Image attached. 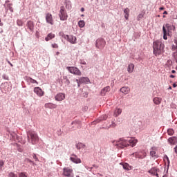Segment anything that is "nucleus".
<instances>
[{
	"mask_svg": "<svg viewBox=\"0 0 177 177\" xmlns=\"http://www.w3.org/2000/svg\"><path fill=\"white\" fill-rule=\"evenodd\" d=\"M113 143L115 146H117V147L120 149H124V147H128V146H131V147L136 146V143H138V140L135 138H130L129 140L120 138L118 141H113Z\"/></svg>",
	"mask_w": 177,
	"mask_h": 177,
	"instance_id": "1",
	"label": "nucleus"
},
{
	"mask_svg": "<svg viewBox=\"0 0 177 177\" xmlns=\"http://www.w3.org/2000/svg\"><path fill=\"white\" fill-rule=\"evenodd\" d=\"M153 53L155 56H160L164 52V44L160 40H156L153 43Z\"/></svg>",
	"mask_w": 177,
	"mask_h": 177,
	"instance_id": "2",
	"label": "nucleus"
},
{
	"mask_svg": "<svg viewBox=\"0 0 177 177\" xmlns=\"http://www.w3.org/2000/svg\"><path fill=\"white\" fill-rule=\"evenodd\" d=\"M28 140L30 142V139L31 140L30 142L32 145H35L38 141V134L35 131H29L27 133Z\"/></svg>",
	"mask_w": 177,
	"mask_h": 177,
	"instance_id": "3",
	"label": "nucleus"
},
{
	"mask_svg": "<svg viewBox=\"0 0 177 177\" xmlns=\"http://www.w3.org/2000/svg\"><path fill=\"white\" fill-rule=\"evenodd\" d=\"M171 30H175V27L174 26L169 25V24H167L165 26L162 27L164 39H168L167 35H169V31H171Z\"/></svg>",
	"mask_w": 177,
	"mask_h": 177,
	"instance_id": "4",
	"label": "nucleus"
},
{
	"mask_svg": "<svg viewBox=\"0 0 177 177\" xmlns=\"http://www.w3.org/2000/svg\"><path fill=\"white\" fill-rule=\"evenodd\" d=\"M59 17L60 20L62 21H66L67 19H68V15H67V12L64 9V6H62L59 10Z\"/></svg>",
	"mask_w": 177,
	"mask_h": 177,
	"instance_id": "5",
	"label": "nucleus"
},
{
	"mask_svg": "<svg viewBox=\"0 0 177 177\" xmlns=\"http://www.w3.org/2000/svg\"><path fill=\"white\" fill-rule=\"evenodd\" d=\"M66 68L68 69V71H69V73H71V74H74V75H82V73L81 71H80V69H78V68L75 67V66H68L66 67Z\"/></svg>",
	"mask_w": 177,
	"mask_h": 177,
	"instance_id": "6",
	"label": "nucleus"
},
{
	"mask_svg": "<svg viewBox=\"0 0 177 177\" xmlns=\"http://www.w3.org/2000/svg\"><path fill=\"white\" fill-rule=\"evenodd\" d=\"M131 156L136 158H145V157H146V152H145V151L140 150L138 152L133 153Z\"/></svg>",
	"mask_w": 177,
	"mask_h": 177,
	"instance_id": "7",
	"label": "nucleus"
},
{
	"mask_svg": "<svg viewBox=\"0 0 177 177\" xmlns=\"http://www.w3.org/2000/svg\"><path fill=\"white\" fill-rule=\"evenodd\" d=\"M106 46V41L104 39H98L96 41V48L103 49Z\"/></svg>",
	"mask_w": 177,
	"mask_h": 177,
	"instance_id": "8",
	"label": "nucleus"
},
{
	"mask_svg": "<svg viewBox=\"0 0 177 177\" xmlns=\"http://www.w3.org/2000/svg\"><path fill=\"white\" fill-rule=\"evenodd\" d=\"M64 176L72 177L73 176V169L70 167H64L63 169Z\"/></svg>",
	"mask_w": 177,
	"mask_h": 177,
	"instance_id": "9",
	"label": "nucleus"
},
{
	"mask_svg": "<svg viewBox=\"0 0 177 177\" xmlns=\"http://www.w3.org/2000/svg\"><path fill=\"white\" fill-rule=\"evenodd\" d=\"M64 99H66V94L63 93H59L55 97V100H56V102H62Z\"/></svg>",
	"mask_w": 177,
	"mask_h": 177,
	"instance_id": "10",
	"label": "nucleus"
},
{
	"mask_svg": "<svg viewBox=\"0 0 177 177\" xmlns=\"http://www.w3.org/2000/svg\"><path fill=\"white\" fill-rule=\"evenodd\" d=\"M33 91L39 96V97H42V96L45 95V92H44L39 87H35Z\"/></svg>",
	"mask_w": 177,
	"mask_h": 177,
	"instance_id": "11",
	"label": "nucleus"
},
{
	"mask_svg": "<svg viewBox=\"0 0 177 177\" xmlns=\"http://www.w3.org/2000/svg\"><path fill=\"white\" fill-rule=\"evenodd\" d=\"M46 23H48V24L53 26V17L52 16V14L49 12L46 14Z\"/></svg>",
	"mask_w": 177,
	"mask_h": 177,
	"instance_id": "12",
	"label": "nucleus"
},
{
	"mask_svg": "<svg viewBox=\"0 0 177 177\" xmlns=\"http://www.w3.org/2000/svg\"><path fill=\"white\" fill-rule=\"evenodd\" d=\"M66 38L70 44H77V37L73 35H66Z\"/></svg>",
	"mask_w": 177,
	"mask_h": 177,
	"instance_id": "13",
	"label": "nucleus"
},
{
	"mask_svg": "<svg viewBox=\"0 0 177 177\" xmlns=\"http://www.w3.org/2000/svg\"><path fill=\"white\" fill-rule=\"evenodd\" d=\"M26 26L28 27V30H30V32L34 31V22L32 21H28L26 24Z\"/></svg>",
	"mask_w": 177,
	"mask_h": 177,
	"instance_id": "14",
	"label": "nucleus"
},
{
	"mask_svg": "<svg viewBox=\"0 0 177 177\" xmlns=\"http://www.w3.org/2000/svg\"><path fill=\"white\" fill-rule=\"evenodd\" d=\"M70 160L75 164H81V159L78 158L75 155H73V157H71Z\"/></svg>",
	"mask_w": 177,
	"mask_h": 177,
	"instance_id": "15",
	"label": "nucleus"
},
{
	"mask_svg": "<svg viewBox=\"0 0 177 177\" xmlns=\"http://www.w3.org/2000/svg\"><path fill=\"white\" fill-rule=\"evenodd\" d=\"M25 80H26V82H28V84H37L38 85V82H37V80H35L30 77H26Z\"/></svg>",
	"mask_w": 177,
	"mask_h": 177,
	"instance_id": "16",
	"label": "nucleus"
},
{
	"mask_svg": "<svg viewBox=\"0 0 177 177\" xmlns=\"http://www.w3.org/2000/svg\"><path fill=\"white\" fill-rule=\"evenodd\" d=\"M120 165H122L123 168L126 170V171H131V169H132V166L129 165V164L128 163H120Z\"/></svg>",
	"mask_w": 177,
	"mask_h": 177,
	"instance_id": "17",
	"label": "nucleus"
},
{
	"mask_svg": "<svg viewBox=\"0 0 177 177\" xmlns=\"http://www.w3.org/2000/svg\"><path fill=\"white\" fill-rule=\"evenodd\" d=\"M129 87L127 86L122 87L120 88V92H122V93H124V95H128L129 93Z\"/></svg>",
	"mask_w": 177,
	"mask_h": 177,
	"instance_id": "18",
	"label": "nucleus"
},
{
	"mask_svg": "<svg viewBox=\"0 0 177 177\" xmlns=\"http://www.w3.org/2000/svg\"><path fill=\"white\" fill-rule=\"evenodd\" d=\"M110 86H107L105 88H102L101 91V95L104 96L106 92H110Z\"/></svg>",
	"mask_w": 177,
	"mask_h": 177,
	"instance_id": "19",
	"label": "nucleus"
},
{
	"mask_svg": "<svg viewBox=\"0 0 177 177\" xmlns=\"http://www.w3.org/2000/svg\"><path fill=\"white\" fill-rule=\"evenodd\" d=\"M80 84H88L89 83V78L82 77L80 78Z\"/></svg>",
	"mask_w": 177,
	"mask_h": 177,
	"instance_id": "20",
	"label": "nucleus"
},
{
	"mask_svg": "<svg viewBox=\"0 0 177 177\" xmlns=\"http://www.w3.org/2000/svg\"><path fill=\"white\" fill-rule=\"evenodd\" d=\"M46 109H56L57 107V105L53 103H47L45 104Z\"/></svg>",
	"mask_w": 177,
	"mask_h": 177,
	"instance_id": "21",
	"label": "nucleus"
},
{
	"mask_svg": "<svg viewBox=\"0 0 177 177\" xmlns=\"http://www.w3.org/2000/svg\"><path fill=\"white\" fill-rule=\"evenodd\" d=\"M133 70H135V65H133V64H129V66L127 67L128 73H133Z\"/></svg>",
	"mask_w": 177,
	"mask_h": 177,
	"instance_id": "22",
	"label": "nucleus"
},
{
	"mask_svg": "<svg viewBox=\"0 0 177 177\" xmlns=\"http://www.w3.org/2000/svg\"><path fill=\"white\" fill-rule=\"evenodd\" d=\"M158 171V168L153 167L152 169H151L150 170H149V174H151V175H153V176H156V174H157Z\"/></svg>",
	"mask_w": 177,
	"mask_h": 177,
	"instance_id": "23",
	"label": "nucleus"
},
{
	"mask_svg": "<svg viewBox=\"0 0 177 177\" xmlns=\"http://www.w3.org/2000/svg\"><path fill=\"white\" fill-rule=\"evenodd\" d=\"M129 8H127L124 10V17L126 19V20H128L129 17Z\"/></svg>",
	"mask_w": 177,
	"mask_h": 177,
	"instance_id": "24",
	"label": "nucleus"
},
{
	"mask_svg": "<svg viewBox=\"0 0 177 177\" xmlns=\"http://www.w3.org/2000/svg\"><path fill=\"white\" fill-rule=\"evenodd\" d=\"M121 113H122V109L118 108L115 110L113 115H115V117H118L120 114H121Z\"/></svg>",
	"mask_w": 177,
	"mask_h": 177,
	"instance_id": "25",
	"label": "nucleus"
},
{
	"mask_svg": "<svg viewBox=\"0 0 177 177\" xmlns=\"http://www.w3.org/2000/svg\"><path fill=\"white\" fill-rule=\"evenodd\" d=\"M53 38H55V34L53 33H49L47 37L45 38V41H50V39H53Z\"/></svg>",
	"mask_w": 177,
	"mask_h": 177,
	"instance_id": "26",
	"label": "nucleus"
},
{
	"mask_svg": "<svg viewBox=\"0 0 177 177\" xmlns=\"http://www.w3.org/2000/svg\"><path fill=\"white\" fill-rule=\"evenodd\" d=\"M62 82H64L66 85H70V80L67 76H64Z\"/></svg>",
	"mask_w": 177,
	"mask_h": 177,
	"instance_id": "27",
	"label": "nucleus"
},
{
	"mask_svg": "<svg viewBox=\"0 0 177 177\" xmlns=\"http://www.w3.org/2000/svg\"><path fill=\"white\" fill-rule=\"evenodd\" d=\"M169 142L170 143V145H175L176 143V138L175 137H171L170 138H169Z\"/></svg>",
	"mask_w": 177,
	"mask_h": 177,
	"instance_id": "28",
	"label": "nucleus"
},
{
	"mask_svg": "<svg viewBox=\"0 0 177 177\" xmlns=\"http://www.w3.org/2000/svg\"><path fill=\"white\" fill-rule=\"evenodd\" d=\"M162 102V99L160 97H154L153 98V103L155 104H160Z\"/></svg>",
	"mask_w": 177,
	"mask_h": 177,
	"instance_id": "29",
	"label": "nucleus"
},
{
	"mask_svg": "<svg viewBox=\"0 0 177 177\" xmlns=\"http://www.w3.org/2000/svg\"><path fill=\"white\" fill-rule=\"evenodd\" d=\"M84 147H85V145L79 142L76 145V149H77V150H80V149H84Z\"/></svg>",
	"mask_w": 177,
	"mask_h": 177,
	"instance_id": "30",
	"label": "nucleus"
},
{
	"mask_svg": "<svg viewBox=\"0 0 177 177\" xmlns=\"http://www.w3.org/2000/svg\"><path fill=\"white\" fill-rule=\"evenodd\" d=\"M78 25H79V27H80V28H82L83 27H85V21H80L78 22Z\"/></svg>",
	"mask_w": 177,
	"mask_h": 177,
	"instance_id": "31",
	"label": "nucleus"
},
{
	"mask_svg": "<svg viewBox=\"0 0 177 177\" xmlns=\"http://www.w3.org/2000/svg\"><path fill=\"white\" fill-rule=\"evenodd\" d=\"M174 133H175V132L174 131V129H169L167 130V133H168V135H169L170 136H172V135H174Z\"/></svg>",
	"mask_w": 177,
	"mask_h": 177,
	"instance_id": "32",
	"label": "nucleus"
},
{
	"mask_svg": "<svg viewBox=\"0 0 177 177\" xmlns=\"http://www.w3.org/2000/svg\"><path fill=\"white\" fill-rule=\"evenodd\" d=\"M12 6H13V4H12V3H8L7 5V8H8V9H9V10H10V12H13V7H12Z\"/></svg>",
	"mask_w": 177,
	"mask_h": 177,
	"instance_id": "33",
	"label": "nucleus"
},
{
	"mask_svg": "<svg viewBox=\"0 0 177 177\" xmlns=\"http://www.w3.org/2000/svg\"><path fill=\"white\" fill-rule=\"evenodd\" d=\"M17 26H19V27H21L23 26V21L21 19H18L17 21Z\"/></svg>",
	"mask_w": 177,
	"mask_h": 177,
	"instance_id": "34",
	"label": "nucleus"
},
{
	"mask_svg": "<svg viewBox=\"0 0 177 177\" xmlns=\"http://www.w3.org/2000/svg\"><path fill=\"white\" fill-rule=\"evenodd\" d=\"M8 177H17V174H15L13 172H10L8 175Z\"/></svg>",
	"mask_w": 177,
	"mask_h": 177,
	"instance_id": "35",
	"label": "nucleus"
},
{
	"mask_svg": "<svg viewBox=\"0 0 177 177\" xmlns=\"http://www.w3.org/2000/svg\"><path fill=\"white\" fill-rule=\"evenodd\" d=\"M150 154H151V157H156L157 156V155L156 154L155 151H151Z\"/></svg>",
	"mask_w": 177,
	"mask_h": 177,
	"instance_id": "36",
	"label": "nucleus"
},
{
	"mask_svg": "<svg viewBox=\"0 0 177 177\" xmlns=\"http://www.w3.org/2000/svg\"><path fill=\"white\" fill-rule=\"evenodd\" d=\"M19 177H27V175H26V173L21 172L19 174Z\"/></svg>",
	"mask_w": 177,
	"mask_h": 177,
	"instance_id": "37",
	"label": "nucleus"
},
{
	"mask_svg": "<svg viewBox=\"0 0 177 177\" xmlns=\"http://www.w3.org/2000/svg\"><path fill=\"white\" fill-rule=\"evenodd\" d=\"M52 48L57 49V48H59V46L57 44H52Z\"/></svg>",
	"mask_w": 177,
	"mask_h": 177,
	"instance_id": "38",
	"label": "nucleus"
},
{
	"mask_svg": "<svg viewBox=\"0 0 177 177\" xmlns=\"http://www.w3.org/2000/svg\"><path fill=\"white\" fill-rule=\"evenodd\" d=\"M140 19H143V15L142 14H140L138 17H137V20H140Z\"/></svg>",
	"mask_w": 177,
	"mask_h": 177,
	"instance_id": "39",
	"label": "nucleus"
},
{
	"mask_svg": "<svg viewBox=\"0 0 177 177\" xmlns=\"http://www.w3.org/2000/svg\"><path fill=\"white\" fill-rule=\"evenodd\" d=\"M25 162H32L31 160L28 159V158H26L25 159Z\"/></svg>",
	"mask_w": 177,
	"mask_h": 177,
	"instance_id": "40",
	"label": "nucleus"
},
{
	"mask_svg": "<svg viewBox=\"0 0 177 177\" xmlns=\"http://www.w3.org/2000/svg\"><path fill=\"white\" fill-rule=\"evenodd\" d=\"M72 125H75V127H78V122H73Z\"/></svg>",
	"mask_w": 177,
	"mask_h": 177,
	"instance_id": "41",
	"label": "nucleus"
},
{
	"mask_svg": "<svg viewBox=\"0 0 177 177\" xmlns=\"http://www.w3.org/2000/svg\"><path fill=\"white\" fill-rule=\"evenodd\" d=\"M33 158H34V160H35L36 161L38 160V158H37V155H35V153L33 154Z\"/></svg>",
	"mask_w": 177,
	"mask_h": 177,
	"instance_id": "42",
	"label": "nucleus"
},
{
	"mask_svg": "<svg viewBox=\"0 0 177 177\" xmlns=\"http://www.w3.org/2000/svg\"><path fill=\"white\" fill-rule=\"evenodd\" d=\"M174 58L176 59V60L177 62V51L174 53Z\"/></svg>",
	"mask_w": 177,
	"mask_h": 177,
	"instance_id": "43",
	"label": "nucleus"
},
{
	"mask_svg": "<svg viewBox=\"0 0 177 177\" xmlns=\"http://www.w3.org/2000/svg\"><path fill=\"white\" fill-rule=\"evenodd\" d=\"M4 165V162L2 160H0V168H2V166Z\"/></svg>",
	"mask_w": 177,
	"mask_h": 177,
	"instance_id": "44",
	"label": "nucleus"
},
{
	"mask_svg": "<svg viewBox=\"0 0 177 177\" xmlns=\"http://www.w3.org/2000/svg\"><path fill=\"white\" fill-rule=\"evenodd\" d=\"M171 49H172V50H175V49H177V48H176V46L173 45V46H171Z\"/></svg>",
	"mask_w": 177,
	"mask_h": 177,
	"instance_id": "45",
	"label": "nucleus"
},
{
	"mask_svg": "<svg viewBox=\"0 0 177 177\" xmlns=\"http://www.w3.org/2000/svg\"><path fill=\"white\" fill-rule=\"evenodd\" d=\"M101 118H102V120H107V116L106 115H104Z\"/></svg>",
	"mask_w": 177,
	"mask_h": 177,
	"instance_id": "46",
	"label": "nucleus"
},
{
	"mask_svg": "<svg viewBox=\"0 0 177 177\" xmlns=\"http://www.w3.org/2000/svg\"><path fill=\"white\" fill-rule=\"evenodd\" d=\"M81 12H85V8H81Z\"/></svg>",
	"mask_w": 177,
	"mask_h": 177,
	"instance_id": "47",
	"label": "nucleus"
},
{
	"mask_svg": "<svg viewBox=\"0 0 177 177\" xmlns=\"http://www.w3.org/2000/svg\"><path fill=\"white\" fill-rule=\"evenodd\" d=\"M176 86H177V84H176V83H174V84H173V87H174V88H176Z\"/></svg>",
	"mask_w": 177,
	"mask_h": 177,
	"instance_id": "48",
	"label": "nucleus"
},
{
	"mask_svg": "<svg viewBox=\"0 0 177 177\" xmlns=\"http://www.w3.org/2000/svg\"><path fill=\"white\" fill-rule=\"evenodd\" d=\"M8 64H10V66H11V67H13V64H12V63H10V62H8Z\"/></svg>",
	"mask_w": 177,
	"mask_h": 177,
	"instance_id": "49",
	"label": "nucleus"
},
{
	"mask_svg": "<svg viewBox=\"0 0 177 177\" xmlns=\"http://www.w3.org/2000/svg\"><path fill=\"white\" fill-rule=\"evenodd\" d=\"M76 82H77V84L81 83V82H80V80H78V79L76 80Z\"/></svg>",
	"mask_w": 177,
	"mask_h": 177,
	"instance_id": "50",
	"label": "nucleus"
},
{
	"mask_svg": "<svg viewBox=\"0 0 177 177\" xmlns=\"http://www.w3.org/2000/svg\"><path fill=\"white\" fill-rule=\"evenodd\" d=\"M171 73H172V74H175V73H176V71H175V70H173V71H171Z\"/></svg>",
	"mask_w": 177,
	"mask_h": 177,
	"instance_id": "51",
	"label": "nucleus"
},
{
	"mask_svg": "<svg viewBox=\"0 0 177 177\" xmlns=\"http://www.w3.org/2000/svg\"><path fill=\"white\" fill-rule=\"evenodd\" d=\"M160 10H164V7H160Z\"/></svg>",
	"mask_w": 177,
	"mask_h": 177,
	"instance_id": "52",
	"label": "nucleus"
},
{
	"mask_svg": "<svg viewBox=\"0 0 177 177\" xmlns=\"http://www.w3.org/2000/svg\"><path fill=\"white\" fill-rule=\"evenodd\" d=\"M174 77H175V75H170V78H174Z\"/></svg>",
	"mask_w": 177,
	"mask_h": 177,
	"instance_id": "53",
	"label": "nucleus"
},
{
	"mask_svg": "<svg viewBox=\"0 0 177 177\" xmlns=\"http://www.w3.org/2000/svg\"><path fill=\"white\" fill-rule=\"evenodd\" d=\"M166 159L168 161V162H169V158H168V156H166Z\"/></svg>",
	"mask_w": 177,
	"mask_h": 177,
	"instance_id": "54",
	"label": "nucleus"
},
{
	"mask_svg": "<svg viewBox=\"0 0 177 177\" xmlns=\"http://www.w3.org/2000/svg\"><path fill=\"white\" fill-rule=\"evenodd\" d=\"M163 14H164V15H168V12H167V11H165V12H163Z\"/></svg>",
	"mask_w": 177,
	"mask_h": 177,
	"instance_id": "55",
	"label": "nucleus"
},
{
	"mask_svg": "<svg viewBox=\"0 0 177 177\" xmlns=\"http://www.w3.org/2000/svg\"><path fill=\"white\" fill-rule=\"evenodd\" d=\"M80 84H82V83H77V86L80 88Z\"/></svg>",
	"mask_w": 177,
	"mask_h": 177,
	"instance_id": "56",
	"label": "nucleus"
},
{
	"mask_svg": "<svg viewBox=\"0 0 177 177\" xmlns=\"http://www.w3.org/2000/svg\"><path fill=\"white\" fill-rule=\"evenodd\" d=\"M155 176H157V177H159V176H158V174H157V172H156V174H155Z\"/></svg>",
	"mask_w": 177,
	"mask_h": 177,
	"instance_id": "57",
	"label": "nucleus"
},
{
	"mask_svg": "<svg viewBox=\"0 0 177 177\" xmlns=\"http://www.w3.org/2000/svg\"><path fill=\"white\" fill-rule=\"evenodd\" d=\"M9 3V0L6 1V3Z\"/></svg>",
	"mask_w": 177,
	"mask_h": 177,
	"instance_id": "58",
	"label": "nucleus"
},
{
	"mask_svg": "<svg viewBox=\"0 0 177 177\" xmlns=\"http://www.w3.org/2000/svg\"><path fill=\"white\" fill-rule=\"evenodd\" d=\"M169 89H172V87L169 86Z\"/></svg>",
	"mask_w": 177,
	"mask_h": 177,
	"instance_id": "59",
	"label": "nucleus"
},
{
	"mask_svg": "<svg viewBox=\"0 0 177 177\" xmlns=\"http://www.w3.org/2000/svg\"><path fill=\"white\" fill-rule=\"evenodd\" d=\"M82 64H86V63H85V62H83V63H82Z\"/></svg>",
	"mask_w": 177,
	"mask_h": 177,
	"instance_id": "60",
	"label": "nucleus"
},
{
	"mask_svg": "<svg viewBox=\"0 0 177 177\" xmlns=\"http://www.w3.org/2000/svg\"><path fill=\"white\" fill-rule=\"evenodd\" d=\"M59 52H57V55H59Z\"/></svg>",
	"mask_w": 177,
	"mask_h": 177,
	"instance_id": "61",
	"label": "nucleus"
},
{
	"mask_svg": "<svg viewBox=\"0 0 177 177\" xmlns=\"http://www.w3.org/2000/svg\"><path fill=\"white\" fill-rule=\"evenodd\" d=\"M82 16L84 17V15H82Z\"/></svg>",
	"mask_w": 177,
	"mask_h": 177,
	"instance_id": "62",
	"label": "nucleus"
}]
</instances>
